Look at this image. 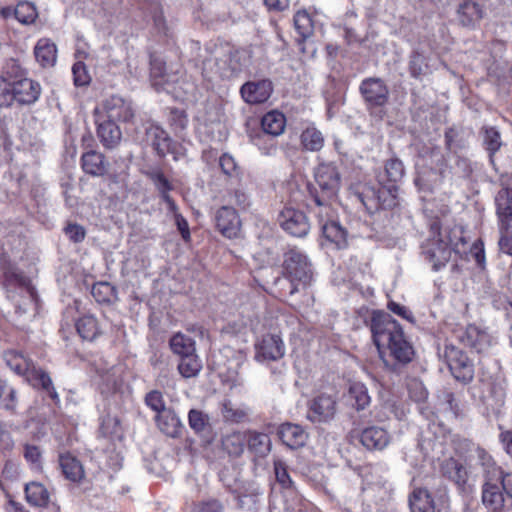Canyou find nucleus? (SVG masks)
Instances as JSON below:
<instances>
[{
    "instance_id": "1",
    "label": "nucleus",
    "mask_w": 512,
    "mask_h": 512,
    "mask_svg": "<svg viewBox=\"0 0 512 512\" xmlns=\"http://www.w3.org/2000/svg\"><path fill=\"white\" fill-rule=\"evenodd\" d=\"M365 324L370 328L373 343L385 369L401 375L404 368L412 362L415 351L399 322L387 312L373 310L370 320H365Z\"/></svg>"
},
{
    "instance_id": "2",
    "label": "nucleus",
    "mask_w": 512,
    "mask_h": 512,
    "mask_svg": "<svg viewBox=\"0 0 512 512\" xmlns=\"http://www.w3.org/2000/svg\"><path fill=\"white\" fill-rule=\"evenodd\" d=\"M430 236L421 244V255L433 271L437 272L444 268L450 261L452 252H456L458 242L456 238L457 229L442 232L439 219H434L429 224Z\"/></svg>"
},
{
    "instance_id": "3",
    "label": "nucleus",
    "mask_w": 512,
    "mask_h": 512,
    "mask_svg": "<svg viewBox=\"0 0 512 512\" xmlns=\"http://www.w3.org/2000/svg\"><path fill=\"white\" fill-rule=\"evenodd\" d=\"M316 186H308L310 203L313 208L329 214L332 201L337 197L341 186V175L335 164L321 163L314 172Z\"/></svg>"
},
{
    "instance_id": "4",
    "label": "nucleus",
    "mask_w": 512,
    "mask_h": 512,
    "mask_svg": "<svg viewBox=\"0 0 512 512\" xmlns=\"http://www.w3.org/2000/svg\"><path fill=\"white\" fill-rule=\"evenodd\" d=\"M283 274L292 284L290 294L298 291L297 285L307 286L313 278V266L309 258L294 247L283 255Z\"/></svg>"
},
{
    "instance_id": "5",
    "label": "nucleus",
    "mask_w": 512,
    "mask_h": 512,
    "mask_svg": "<svg viewBox=\"0 0 512 512\" xmlns=\"http://www.w3.org/2000/svg\"><path fill=\"white\" fill-rule=\"evenodd\" d=\"M398 190V185L389 183L379 184V187L365 186L356 193V197L369 213H374L397 207L399 205Z\"/></svg>"
},
{
    "instance_id": "6",
    "label": "nucleus",
    "mask_w": 512,
    "mask_h": 512,
    "mask_svg": "<svg viewBox=\"0 0 512 512\" xmlns=\"http://www.w3.org/2000/svg\"><path fill=\"white\" fill-rule=\"evenodd\" d=\"M234 54L231 49L215 48L210 57L202 63V75L208 80L214 77L230 79L236 76L240 69L233 63Z\"/></svg>"
},
{
    "instance_id": "7",
    "label": "nucleus",
    "mask_w": 512,
    "mask_h": 512,
    "mask_svg": "<svg viewBox=\"0 0 512 512\" xmlns=\"http://www.w3.org/2000/svg\"><path fill=\"white\" fill-rule=\"evenodd\" d=\"M469 454L466 457V464L470 472L480 470L484 481L496 480L500 477L501 467L497 465L492 455L480 445L468 443Z\"/></svg>"
},
{
    "instance_id": "8",
    "label": "nucleus",
    "mask_w": 512,
    "mask_h": 512,
    "mask_svg": "<svg viewBox=\"0 0 512 512\" xmlns=\"http://www.w3.org/2000/svg\"><path fill=\"white\" fill-rule=\"evenodd\" d=\"M359 92L366 109L371 113L375 109L384 107L389 101V88L379 77L363 79L359 85Z\"/></svg>"
},
{
    "instance_id": "9",
    "label": "nucleus",
    "mask_w": 512,
    "mask_h": 512,
    "mask_svg": "<svg viewBox=\"0 0 512 512\" xmlns=\"http://www.w3.org/2000/svg\"><path fill=\"white\" fill-rule=\"evenodd\" d=\"M308 207L319 218V224L322 236L325 241L337 250H344L348 247V231L338 221L325 220L324 216H328L324 210L313 208L311 204Z\"/></svg>"
},
{
    "instance_id": "10",
    "label": "nucleus",
    "mask_w": 512,
    "mask_h": 512,
    "mask_svg": "<svg viewBox=\"0 0 512 512\" xmlns=\"http://www.w3.org/2000/svg\"><path fill=\"white\" fill-rule=\"evenodd\" d=\"M486 389L482 391L479 402L482 406V415L490 419L492 416L499 418L503 413L506 399L505 388L495 382L485 384Z\"/></svg>"
},
{
    "instance_id": "11",
    "label": "nucleus",
    "mask_w": 512,
    "mask_h": 512,
    "mask_svg": "<svg viewBox=\"0 0 512 512\" xmlns=\"http://www.w3.org/2000/svg\"><path fill=\"white\" fill-rule=\"evenodd\" d=\"M440 474L454 483L461 494H468L473 489V484L469 483L470 469L459 460L449 457L444 459L439 465Z\"/></svg>"
},
{
    "instance_id": "12",
    "label": "nucleus",
    "mask_w": 512,
    "mask_h": 512,
    "mask_svg": "<svg viewBox=\"0 0 512 512\" xmlns=\"http://www.w3.org/2000/svg\"><path fill=\"white\" fill-rule=\"evenodd\" d=\"M277 221L281 228L293 237H305L310 230L306 214L293 207H285L279 213Z\"/></svg>"
},
{
    "instance_id": "13",
    "label": "nucleus",
    "mask_w": 512,
    "mask_h": 512,
    "mask_svg": "<svg viewBox=\"0 0 512 512\" xmlns=\"http://www.w3.org/2000/svg\"><path fill=\"white\" fill-rule=\"evenodd\" d=\"M446 357L449 370L454 378L463 383L469 384L474 378V364L461 350L451 347L446 349Z\"/></svg>"
},
{
    "instance_id": "14",
    "label": "nucleus",
    "mask_w": 512,
    "mask_h": 512,
    "mask_svg": "<svg viewBox=\"0 0 512 512\" xmlns=\"http://www.w3.org/2000/svg\"><path fill=\"white\" fill-rule=\"evenodd\" d=\"M285 344L276 334H266L255 344V360L260 363L276 362L285 355Z\"/></svg>"
},
{
    "instance_id": "15",
    "label": "nucleus",
    "mask_w": 512,
    "mask_h": 512,
    "mask_svg": "<svg viewBox=\"0 0 512 512\" xmlns=\"http://www.w3.org/2000/svg\"><path fill=\"white\" fill-rule=\"evenodd\" d=\"M105 119L113 122H131L135 116L132 102L119 95H112L102 103Z\"/></svg>"
},
{
    "instance_id": "16",
    "label": "nucleus",
    "mask_w": 512,
    "mask_h": 512,
    "mask_svg": "<svg viewBox=\"0 0 512 512\" xmlns=\"http://www.w3.org/2000/svg\"><path fill=\"white\" fill-rule=\"evenodd\" d=\"M145 136L148 144L160 158H164L167 154L176 153L177 143L161 126L150 123L145 128Z\"/></svg>"
},
{
    "instance_id": "17",
    "label": "nucleus",
    "mask_w": 512,
    "mask_h": 512,
    "mask_svg": "<svg viewBox=\"0 0 512 512\" xmlns=\"http://www.w3.org/2000/svg\"><path fill=\"white\" fill-rule=\"evenodd\" d=\"M214 219L217 230L224 237L233 239L240 233L241 221L233 207L228 205L220 207L216 211Z\"/></svg>"
},
{
    "instance_id": "18",
    "label": "nucleus",
    "mask_w": 512,
    "mask_h": 512,
    "mask_svg": "<svg viewBox=\"0 0 512 512\" xmlns=\"http://www.w3.org/2000/svg\"><path fill=\"white\" fill-rule=\"evenodd\" d=\"M336 399L322 393L311 400L309 404L308 419L312 422H329L336 414Z\"/></svg>"
},
{
    "instance_id": "19",
    "label": "nucleus",
    "mask_w": 512,
    "mask_h": 512,
    "mask_svg": "<svg viewBox=\"0 0 512 512\" xmlns=\"http://www.w3.org/2000/svg\"><path fill=\"white\" fill-rule=\"evenodd\" d=\"M13 103L19 105H31L35 103L41 94V86L37 81L23 77L12 79Z\"/></svg>"
},
{
    "instance_id": "20",
    "label": "nucleus",
    "mask_w": 512,
    "mask_h": 512,
    "mask_svg": "<svg viewBox=\"0 0 512 512\" xmlns=\"http://www.w3.org/2000/svg\"><path fill=\"white\" fill-rule=\"evenodd\" d=\"M485 15L478 0H461L456 9V20L462 27L475 29Z\"/></svg>"
},
{
    "instance_id": "21",
    "label": "nucleus",
    "mask_w": 512,
    "mask_h": 512,
    "mask_svg": "<svg viewBox=\"0 0 512 512\" xmlns=\"http://www.w3.org/2000/svg\"><path fill=\"white\" fill-rule=\"evenodd\" d=\"M273 92V83L269 79L248 81L240 88L243 100L248 104H262L266 102Z\"/></svg>"
},
{
    "instance_id": "22",
    "label": "nucleus",
    "mask_w": 512,
    "mask_h": 512,
    "mask_svg": "<svg viewBox=\"0 0 512 512\" xmlns=\"http://www.w3.org/2000/svg\"><path fill=\"white\" fill-rule=\"evenodd\" d=\"M59 466L66 479L82 486L85 493L89 489L81 462L70 453L59 455Z\"/></svg>"
},
{
    "instance_id": "23",
    "label": "nucleus",
    "mask_w": 512,
    "mask_h": 512,
    "mask_svg": "<svg viewBox=\"0 0 512 512\" xmlns=\"http://www.w3.org/2000/svg\"><path fill=\"white\" fill-rule=\"evenodd\" d=\"M481 494L482 503L488 512H504L506 494L496 480L484 481Z\"/></svg>"
},
{
    "instance_id": "24",
    "label": "nucleus",
    "mask_w": 512,
    "mask_h": 512,
    "mask_svg": "<svg viewBox=\"0 0 512 512\" xmlns=\"http://www.w3.org/2000/svg\"><path fill=\"white\" fill-rule=\"evenodd\" d=\"M360 443L369 451H382L391 441L389 432L380 426H368L359 435Z\"/></svg>"
},
{
    "instance_id": "25",
    "label": "nucleus",
    "mask_w": 512,
    "mask_h": 512,
    "mask_svg": "<svg viewBox=\"0 0 512 512\" xmlns=\"http://www.w3.org/2000/svg\"><path fill=\"white\" fill-rule=\"evenodd\" d=\"M277 435L281 442L292 450L303 447L308 439V433L302 426L289 422L278 427Z\"/></svg>"
},
{
    "instance_id": "26",
    "label": "nucleus",
    "mask_w": 512,
    "mask_h": 512,
    "mask_svg": "<svg viewBox=\"0 0 512 512\" xmlns=\"http://www.w3.org/2000/svg\"><path fill=\"white\" fill-rule=\"evenodd\" d=\"M460 342L477 353L486 351L491 345V336L476 325H468L459 336Z\"/></svg>"
},
{
    "instance_id": "27",
    "label": "nucleus",
    "mask_w": 512,
    "mask_h": 512,
    "mask_svg": "<svg viewBox=\"0 0 512 512\" xmlns=\"http://www.w3.org/2000/svg\"><path fill=\"white\" fill-rule=\"evenodd\" d=\"M495 204L501 230L512 232V188L500 189L495 197Z\"/></svg>"
},
{
    "instance_id": "28",
    "label": "nucleus",
    "mask_w": 512,
    "mask_h": 512,
    "mask_svg": "<svg viewBox=\"0 0 512 512\" xmlns=\"http://www.w3.org/2000/svg\"><path fill=\"white\" fill-rule=\"evenodd\" d=\"M188 424L206 445L212 443L214 434L210 418L206 413L198 409H191L188 412Z\"/></svg>"
},
{
    "instance_id": "29",
    "label": "nucleus",
    "mask_w": 512,
    "mask_h": 512,
    "mask_svg": "<svg viewBox=\"0 0 512 512\" xmlns=\"http://www.w3.org/2000/svg\"><path fill=\"white\" fill-rule=\"evenodd\" d=\"M97 136L106 149L116 148L122 139V132L116 122L97 119Z\"/></svg>"
},
{
    "instance_id": "30",
    "label": "nucleus",
    "mask_w": 512,
    "mask_h": 512,
    "mask_svg": "<svg viewBox=\"0 0 512 512\" xmlns=\"http://www.w3.org/2000/svg\"><path fill=\"white\" fill-rule=\"evenodd\" d=\"M433 72L430 59L420 49H413L408 58V73L415 80H423Z\"/></svg>"
},
{
    "instance_id": "31",
    "label": "nucleus",
    "mask_w": 512,
    "mask_h": 512,
    "mask_svg": "<svg viewBox=\"0 0 512 512\" xmlns=\"http://www.w3.org/2000/svg\"><path fill=\"white\" fill-rule=\"evenodd\" d=\"M155 422L160 431L171 438L180 437L184 429L183 423L172 408L156 414Z\"/></svg>"
},
{
    "instance_id": "32",
    "label": "nucleus",
    "mask_w": 512,
    "mask_h": 512,
    "mask_svg": "<svg viewBox=\"0 0 512 512\" xmlns=\"http://www.w3.org/2000/svg\"><path fill=\"white\" fill-rule=\"evenodd\" d=\"M81 166L86 174L102 177L107 174L109 163L102 153L90 150L81 156Z\"/></svg>"
},
{
    "instance_id": "33",
    "label": "nucleus",
    "mask_w": 512,
    "mask_h": 512,
    "mask_svg": "<svg viewBox=\"0 0 512 512\" xmlns=\"http://www.w3.org/2000/svg\"><path fill=\"white\" fill-rule=\"evenodd\" d=\"M261 496L260 488L256 484L247 481L239 493L234 495V499L237 502L238 509L252 511L257 508Z\"/></svg>"
},
{
    "instance_id": "34",
    "label": "nucleus",
    "mask_w": 512,
    "mask_h": 512,
    "mask_svg": "<svg viewBox=\"0 0 512 512\" xmlns=\"http://www.w3.org/2000/svg\"><path fill=\"white\" fill-rule=\"evenodd\" d=\"M405 175V167L403 162L397 158L392 157L385 161L384 168L377 174L378 184H395L403 179Z\"/></svg>"
},
{
    "instance_id": "35",
    "label": "nucleus",
    "mask_w": 512,
    "mask_h": 512,
    "mask_svg": "<svg viewBox=\"0 0 512 512\" xmlns=\"http://www.w3.org/2000/svg\"><path fill=\"white\" fill-rule=\"evenodd\" d=\"M411 512H435L434 500L426 488H415L408 497Z\"/></svg>"
},
{
    "instance_id": "36",
    "label": "nucleus",
    "mask_w": 512,
    "mask_h": 512,
    "mask_svg": "<svg viewBox=\"0 0 512 512\" xmlns=\"http://www.w3.org/2000/svg\"><path fill=\"white\" fill-rule=\"evenodd\" d=\"M34 55L43 68L53 67L57 60L56 45L49 39L42 38L35 45Z\"/></svg>"
},
{
    "instance_id": "37",
    "label": "nucleus",
    "mask_w": 512,
    "mask_h": 512,
    "mask_svg": "<svg viewBox=\"0 0 512 512\" xmlns=\"http://www.w3.org/2000/svg\"><path fill=\"white\" fill-rule=\"evenodd\" d=\"M30 381L35 388L45 391L54 404L59 406V395L53 385L50 375L45 370L41 368L33 369L31 371Z\"/></svg>"
},
{
    "instance_id": "38",
    "label": "nucleus",
    "mask_w": 512,
    "mask_h": 512,
    "mask_svg": "<svg viewBox=\"0 0 512 512\" xmlns=\"http://www.w3.org/2000/svg\"><path fill=\"white\" fill-rule=\"evenodd\" d=\"M482 145L488 152L489 160L494 163V156L502 147L501 134L494 126H483L479 131Z\"/></svg>"
},
{
    "instance_id": "39",
    "label": "nucleus",
    "mask_w": 512,
    "mask_h": 512,
    "mask_svg": "<svg viewBox=\"0 0 512 512\" xmlns=\"http://www.w3.org/2000/svg\"><path fill=\"white\" fill-rule=\"evenodd\" d=\"M246 446L255 456L263 458L271 451V439L266 433L251 431L246 436Z\"/></svg>"
},
{
    "instance_id": "40",
    "label": "nucleus",
    "mask_w": 512,
    "mask_h": 512,
    "mask_svg": "<svg viewBox=\"0 0 512 512\" xmlns=\"http://www.w3.org/2000/svg\"><path fill=\"white\" fill-rule=\"evenodd\" d=\"M248 136L250 142L256 146L263 155L272 156L276 154L277 141L275 140V136L259 129L250 131Z\"/></svg>"
},
{
    "instance_id": "41",
    "label": "nucleus",
    "mask_w": 512,
    "mask_h": 512,
    "mask_svg": "<svg viewBox=\"0 0 512 512\" xmlns=\"http://www.w3.org/2000/svg\"><path fill=\"white\" fill-rule=\"evenodd\" d=\"M220 411L225 422L235 424L245 422L250 414L248 407L237 406L229 399H224L222 401Z\"/></svg>"
},
{
    "instance_id": "42",
    "label": "nucleus",
    "mask_w": 512,
    "mask_h": 512,
    "mask_svg": "<svg viewBox=\"0 0 512 512\" xmlns=\"http://www.w3.org/2000/svg\"><path fill=\"white\" fill-rule=\"evenodd\" d=\"M222 449L232 457H239L246 446V434L240 431L227 433L221 440Z\"/></svg>"
},
{
    "instance_id": "43",
    "label": "nucleus",
    "mask_w": 512,
    "mask_h": 512,
    "mask_svg": "<svg viewBox=\"0 0 512 512\" xmlns=\"http://www.w3.org/2000/svg\"><path fill=\"white\" fill-rule=\"evenodd\" d=\"M286 118L279 111H270L266 113L261 120V131L273 136H279L285 129Z\"/></svg>"
},
{
    "instance_id": "44",
    "label": "nucleus",
    "mask_w": 512,
    "mask_h": 512,
    "mask_svg": "<svg viewBox=\"0 0 512 512\" xmlns=\"http://www.w3.org/2000/svg\"><path fill=\"white\" fill-rule=\"evenodd\" d=\"M294 27L299 38H297V44H302L307 41L314 34V24L311 16L305 10L298 11L294 15Z\"/></svg>"
},
{
    "instance_id": "45",
    "label": "nucleus",
    "mask_w": 512,
    "mask_h": 512,
    "mask_svg": "<svg viewBox=\"0 0 512 512\" xmlns=\"http://www.w3.org/2000/svg\"><path fill=\"white\" fill-rule=\"evenodd\" d=\"M445 148L452 153H457L458 150H463L468 147V140L465 137V130L463 128H456L455 126L448 127L444 132Z\"/></svg>"
},
{
    "instance_id": "46",
    "label": "nucleus",
    "mask_w": 512,
    "mask_h": 512,
    "mask_svg": "<svg viewBox=\"0 0 512 512\" xmlns=\"http://www.w3.org/2000/svg\"><path fill=\"white\" fill-rule=\"evenodd\" d=\"M3 359L7 366L17 375H24L28 372L32 363L22 352L14 349L4 351Z\"/></svg>"
},
{
    "instance_id": "47",
    "label": "nucleus",
    "mask_w": 512,
    "mask_h": 512,
    "mask_svg": "<svg viewBox=\"0 0 512 512\" xmlns=\"http://www.w3.org/2000/svg\"><path fill=\"white\" fill-rule=\"evenodd\" d=\"M172 352L180 358L196 353L195 341L183 333L174 334L169 340Z\"/></svg>"
},
{
    "instance_id": "48",
    "label": "nucleus",
    "mask_w": 512,
    "mask_h": 512,
    "mask_svg": "<svg viewBox=\"0 0 512 512\" xmlns=\"http://www.w3.org/2000/svg\"><path fill=\"white\" fill-rule=\"evenodd\" d=\"M76 330L83 340L93 341L100 335L98 321L93 315H84L76 323Z\"/></svg>"
},
{
    "instance_id": "49",
    "label": "nucleus",
    "mask_w": 512,
    "mask_h": 512,
    "mask_svg": "<svg viewBox=\"0 0 512 512\" xmlns=\"http://www.w3.org/2000/svg\"><path fill=\"white\" fill-rule=\"evenodd\" d=\"M348 396L356 410H364L370 405L371 398L367 387L361 382H353L349 385Z\"/></svg>"
},
{
    "instance_id": "50",
    "label": "nucleus",
    "mask_w": 512,
    "mask_h": 512,
    "mask_svg": "<svg viewBox=\"0 0 512 512\" xmlns=\"http://www.w3.org/2000/svg\"><path fill=\"white\" fill-rule=\"evenodd\" d=\"M25 497L33 506H43L49 500V492L43 484L31 482L25 485Z\"/></svg>"
},
{
    "instance_id": "51",
    "label": "nucleus",
    "mask_w": 512,
    "mask_h": 512,
    "mask_svg": "<svg viewBox=\"0 0 512 512\" xmlns=\"http://www.w3.org/2000/svg\"><path fill=\"white\" fill-rule=\"evenodd\" d=\"M301 144L307 151H320L324 145V137L321 131L315 127H307L300 136Z\"/></svg>"
},
{
    "instance_id": "52",
    "label": "nucleus",
    "mask_w": 512,
    "mask_h": 512,
    "mask_svg": "<svg viewBox=\"0 0 512 512\" xmlns=\"http://www.w3.org/2000/svg\"><path fill=\"white\" fill-rule=\"evenodd\" d=\"M91 294L98 303L110 304L117 300V289L109 282L95 283Z\"/></svg>"
},
{
    "instance_id": "53",
    "label": "nucleus",
    "mask_w": 512,
    "mask_h": 512,
    "mask_svg": "<svg viewBox=\"0 0 512 512\" xmlns=\"http://www.w3.org/2000/svg\"><path fill=\"white\" fill-rule=\"evenodd\" d=\"M202 369V363L196 353L180 358L178 371L184 378L196 377Z\"/></svg>"
},
{
    "instance_id": "54",
    "label": "nucleus",
    "mask_w": 512,
    "mask_h": 512,
    "mask_svg": "<svg viewBox=\"0 0 512 512\" xmlns=\"http://www.w3.org/2000/svg\"><path fill=\"white\" fill-rule=\"evenodd\" d=\"M14 17L22 24H31L37 18V10L34 3L19 1L13 9Z\"/></svg>"
},
{
    "instance_id": "55",
    "label": "nucleus",
    "mask_w": 512,
    "mask_h": 512,
    "mask_svg": "<svg viewBox=\"0 0 512 512\" xmlns=\"http://www.w3.org/2000/svg\"><path fill=\"white\" fill-rule=\"evenodd\" d=\"M147 176L155 186L161 200L166 196H170L169 192L174 189V186L161 170L150 171L147 173Z\"/></svg>"
},
{
    "instance_id": "56",
    "label": "nucleus",
    "mask_w": 512,
    "mask_h": 512,
    "mask_svg": "<svg viewBox=\"0 0 512 512\" xmlns=\"http://www.w3.org/2000/svg\"><path fill=\"white\" fill-rule=\"evenodd\" d=\"M429 159L431 169L439 175V180L442 181L449 173V164L446 156L439 148L435 147L431 149Z\"/></svg>"
},
{
    "instance_id": "57",
    "label": "nucleus",
    "mask_w": 512,
    "mask_h": 512,
    "mask_svg": "<svg viewBox=\"0 0 512 512\" xmlns=\"http://www.w3.org/2000/svg\"><path fill=\"white\" fill-rule=\"evenodd\" d=\"M16 404V390L0 378V408L13 412Z\"/></svg>"
},
{
    "instance_id": "58",
    "label": "nucleus",
    "mask_w": 512,
    "mask_h": 512,
    "mask_svg": "<svg viewBox=\"0 0 512 512\" xmlns=\"http://www.w3.org/2000/svg\"><path fill=\"white\" fill-rule=\"evenodd\" d=\"M150 75L154 79H160L159 84H166L170 81L166 73V64L162 58L155 54L150 55Z\"/></svg>"
},
{
    "instance_id": "59",
    "label": "nucleus",
    "mask_w": 512,
    "mask_h": 512,
    "mask_svg": "<svg viewBox=\"0 0 512 512\" xmlns=\"http://www.w3.org/2000/svg\"><path fill=\"white\" fill-rule=\"evenodd\" d=\"M100 433L108 438H120L122 434L121 424L117 417L107 415L103 418Z\"/></svg>"
},
{
    "instance_id": "60",
    "label": "nucleus",
    "mask_w": 512,
    "mask_h": 512,
    "mask_svg": "<svg viewBox=\"0 0 512 512\" xmlns=\"http://www.w3.org/2000/svg\"><path fill=\"white\" fill-rule=\"evenodd\" d=\"M219 477L226 490L233 496L236 493H239L242 487L247 483V481H244L239 477V473L231 475L228 471H221Z\"/></svg>"
},
{
    "instance_id": "61",
    "label": "nucleus",
    "mask_w": 512,
    "mask_h": 512,
    "mask_svg": "<svg viewBox=\"0 0 512 512\" xmlns=\"http://www.w3.org/2000/svg\"><path fill=\"white\" fill-rule=\"evenodd\" d=\"M152 19L154 29L159 35L170 37V28L167 25L163 8L160 5H156L152 10Z\"/></svg>"
},
{
    "instance_id": "62",
    "label": "nucleus",
    "mask_w": 512,
    "mask_h": 512,
    "mask_svg": "<svg viewBox=\"0 0 512 512\" xmlns=\"http://www.w3.org/2000/svg\"><path fill=\"white\" fill-rule=\"evenodd\" d=\"M13 105L12 79L0 76V108Z\"/></svg>"
},
{
    "instance_id": "63",
    "label": "nucleus",
    "mask_w": 512,
    "mask_h": 512,
    "mask_svg": "<svg viewBox=\"0 0 512 512\" xmlns=\"http://www.w3.org/2000/svg\"><path fill=\"white\" fill-rule=\"evenodd\" d=\"M145 404L151 408L156 414L163 412L168 409L165 406L163 394L158 390H152L145 396Z\"/></svg>"
},
{
    "instance_id": "64",
    "label": "nucleus",
    "mask_w": 512,
    "mask_h": 512,
    "mask_svg": "<svg viewBox=\"0 0 512 512\" xmlns=\"http://www.w3.org/2000/svg\"><path fill=\"white\" fill-rule=\"evenodd\" d=\"M168 121L174 131H182L186 128L188 119L184 110L172 108L169 113Z\"/></svg>"
}]
</instances>
